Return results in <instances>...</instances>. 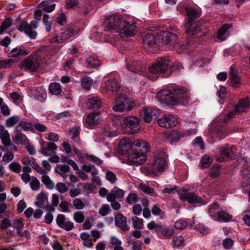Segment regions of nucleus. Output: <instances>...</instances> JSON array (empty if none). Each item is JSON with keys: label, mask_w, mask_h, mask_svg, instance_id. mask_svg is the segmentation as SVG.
Wrapping results in <instances>:
<instances>
[{"label": "nucleus", "mask_w": 250, "mask_h": 250, "mask_svg": "<svg viewBox=\"0 0 250 250\" xmlns=\"http://www.w3.org/2000/svg\"><path fill=\"white\" fill-rule=\"evenodd\" d=\"M157 97L161 103L174 104L177 103L173 92L167 89H164L158 92Z\"/></svg>", "instance_id": "4468645a"}, {"label": "nucleus", "mask_w": 250, "mask_h": 250, "mask_svg": "<svg viewBox=\"0 0 250 250\" xmlns=\"http://www.w3.org/2000/svg\"><path fill=\"white\" fill-rule=\"evenodd\" d=\"M149 144L142 140L133 142L132 149L128 154V159L137 164H142L146 161V153L149 151Z\"/></svg>", "instance_id": "f03ea898"}, {"label": "nucleus", "mask_w": 250, "mask_h": 250, "mask_svg": "<svg viewBox=\"0 0 250 250\" xmlns=\"http://www.w3.org/2000/svg\"><path fill=\"white\" fill-rule=\"evenodd\" d=\"M167 166V161L161 159H154V162L148 169L151 173L163 171Z\"/></svg>", "instance_id": "a211bd4d"}, {"label": "nucleus", "mask_w": 250, "mask_h": 250, "mask_svg": "<svg viewBox=\"0 0 250 250\" xmlns=\"http://www.w3.org/2000/svg\"><path fill=\"white\" fill-rule=\"evenodd\" d=\"M177 188L178 187L176 186H169L168 187L164 188L163 190L162 193L164 195L174 194L177 191Z\"/></svg>", "instance_id": "69168bd1"}, {"label": "nucleus", "mask_w": 250, "mask_h": 250, "mask_svg": "<svg viewBox=\"0 0 250 250\" xmlns=\"http://www.w3.org/2000/svg\"><path fill=\"white\" fill-rule=\"evenodd\" d=\"M232 216L225 211L220 210L218 212V216L216 219L219 221L229 222L232 219Z\"/></svg>", "instance_id": "c03bdc74"}, {"label": "nucleus", "mask_w": 250, "mask_h": 250, "mask_svg": "<svg viewBox=\"0 0 250 250\" xmlns=\"http://www.w3.org/2000/svg\"><path fill=\"white\" fill-rule=\"evenodd\" d=\"M110 244L114 246V250H124V248L122 246V242L121 240L115 236L110 237Z\"/></svg>", "instance_id": "a19ab883"}, {"label": "nucleus", "mask_w": 250, "mask_h": 250, "mask_svg": "<svg viewBox=\"0 0 250 250\" xmlns=\"http://www.w3.org/2000/svg\"><path fill=\"white\" fill-rule=\"evenodd\" d=\"M18 116H13L8 118L5 122V125L7 127H11L15 125L19 121Z\"/></svg>", "instance_id": "864d4df0"}, {"label": "nucleus", "mask_w": 250, "mask_h": 250, "mask_svg": "<svg viewBox=\"0 0 250 250\" xmlns=\"http://www.w3.org/2000/svg\"><path fill=\"white\" fill-rule=\"evenodd\" d=\"M0 135L2 144L5 146H9L11 143L10 135L8 131L5 130L4 127L3 131L1 132Z\"/></svg>", "instance_id": "a18cd8bd"}, {"label": "nucleus", "mask_w": 250, "mask_h": 250, "mask_svg": "<svg viewBox=\"0 0 250 250\" xmlns=\"http://www.w3.org/2000/svg\"><path fill=\"white\" fill-rule=\"evenodd\" d=\"M41 153L45 156L55 154L58 147L53 142H42L40 143Z\"/></svg>", "instance_id": "f3484780"}, {"label": "nucleus", "mask_w": 250, "mask_h": 250, "mask_svg": "<svg viewBox=\"0 0 250 250\" xmlns=\"http://www.w3.org/2000/svg\"><path fill=\"white\" fill-rule=\"evenodd\" d=\"M179 196L181 200L187 201L189 203H199L201 205H206L208 203V202H204L200 197L194 192H188L185 189L182 190Z\"/></svg>", "instance_id": "ddd939ff"}, {"label": "nucleus", "mask_w": 250, "mask_h": 250, "mask_svg": "<svg viewBox=\"0 0 250 250\" xmlns=\"http://www.w3.org/2000/svg\"><path fill=\"white\" fill-rule=\"evenodd\" d=\"M124 20L119 14H113L108 17L104 21L105 30L118 32Z\"/></svg>", "instance_id": "6e6552de"}, {"label": "nucleus", "mask_w": 250, "mask_h": 250, "mask_svg": "<svg viewBox=\"0 0 250 250\" xmlns=\"http://www.w3.org/2000/svg\"><path fill=\"white\" fill-rule=\"evenodd\" d=\"M189 20L186 24V34L188 37V43H190L192 41H195L196 42L200 38L206 34V32L202 30L201 26L197 24L195 21L200 17V14L196 10L189 8L187 10Z\"/></svg>", "instance_id": "f257e3e1"}, {"label": "nucleus", "mask_w": 250, "mask_h": 250, "mask_svg": "<svg viewBox=\"0 0 250 250\" xmlns=\"http://www.w3.org/2000/svg\"><path fill=\"white\" fill-rule=\"evenodd\" d=\"M173 92L177 102L184 100L185 99L187 100L188 97V89L185 87L180 86L176 87L173 90Z\"/></svg>", "instance_id": "bb28decb"}, {"label": "nucleus", "mask_w": 250, "mask_h": 250, "mask_svg": "<svg viewBox=\"0 0 250 250\" xmlns=\"http://www.w3.org/2000/svg\"><path fill=\"white\" fill-rule=\"evenodd\" d=\"M100 112L95 111L89 114L86 118V122L90 125H94L100 123Z\"/></svg>", "instance_id": "7c9ffc66"}, {"label": "nucleus", "mask_w": 250, "mask_h": 250, "mask_svg": "<svg viewBox=\"0 0 250 250\" xmlns=\"http://www.w3.org/2000/svg\"><path fill=\"white\" fill-rule=\"evenodd\" d=\"M147 227L150 230H154L159 237L163 239H169L174 234V229L167 226H164L151 221L147 224Z\"/></svg>", "instance_id": "0eeeda50"}, {"label": "nucleus", "mask_w": 250, "mask_h": 250, "mask_svg": "<svg viewBox=\"0 0 250 250\" xmlns=\"http://www.w3.org/2000/svg\"><path fill=\"white\" fill-rule=\"evenodd\" d=\"M115 224L119 227L121 230L126 231H128L130 227L127 224L126 218L121 213H118L115 215Z\"/></svg>", "instance_id": "4be33fe9"}, {"label": "nucleus", "mask_w": 250, "mask_h": 250, "mask_svg": "<svg viewBox=\"0 0 250 250\" xmlns=\"http://www.w3.org/2000/svg\"><path fill=\"white\" fill-rule=\"evenodd\" d=\"M212 161L213 159L207 155L204 156L201 161L202 167L204 168L208 167L212 162Z\"/></svg>", "instance_id": "052dcab7"}, {"label": "nucleus", "mask_w": 250, "mask_h": 250, "mask_svg": "<svg viewBox=\"0 0 250 250\" xmlns=\"http://www.w3.org/2000/svg\"><path fill=\"white\" fill-rule=\"evenodd\" d=\"M86 105L89 109H99L102 106V101L97 96L90 97L87 99Z\"/></svg>", "instance_id": "cd10ccee"}, {"label": "nucleus", "mask_w": 250, "mask_h": 250, "mask_svg": "<svg viewBox=\"0 0 250 250\" xmlns=\"http://www.w3.org/2000/svg\"><path fill=\"white\" fill-rule=\"evenodd\" d=\"M188 219H180L175 222L174 228L177 229H183L188 225Z\"/></svg>", "instance_id": "603ef678"}, {"label": "nucleus", "mask_w": 250, "mask_h": 250, "mask_svg": "<svg viewBox=\"0 0 250 250\" xmlns=\"http://www.w3.org/2000/svg\"><path fill=\"white\" fill-rule=\"evenodd\" d=\"M56 223L60 228L66 231H70L74 228L73 222L67 221L65 216L62 214L58 215Z\"/></svg>", "instance_id": "aec40b11"}, {"label": "nucleus", "mask_w": 250, "mask_h": 250, "mask_svg": "<svg viewBox=\"0 0 250 250\" xmlns=\"http://www.w3.org/2000/svg\"><path fill=\"white\" fill-rule=\"evenodd\" d=\"M104 86L107 90L117 92L120 88V85L114 79H111L104 83Z\"/></svg>", "instance_id": "473e14b6"}, {"label": "nucleus", "mask_w": 250, "mask_h": 250, "mask_svg": "<svg viewBox=\"0 0 250 250\" xmlns=\"http://www.w3.org/2000/svg\"><path fill=\"white\" fill-rule=\"evenodd\" d=\"M159 113L157 108H144L143 109V118L145 121L149 123L151 121L153 117H156Z\"/></svg>", "instance_id": "393cba45"}, {"label": "nucleus", "mask_w": 250, "mask_h": 250, "mask_svg": "<svg viewBox=\"0 0 250 250\" xmlns=\"http://www.w3.org/2000/svg\"><path fill=\"white\" fill-rule=\"evenodd\" d=\"M39 6L44 11L49 13L55 9L56 5L55 4H50L49 1H43L40 4Z\"/></svg>", "instance_id": "49530a36"}, {"label": "nucleus", "mask_w": 250, "mask_h": 250, "mask_svg": "<svg viewBox=\"0 0 250 250\" xmlns=\"http://www.w3.org/2000/svg\"><path fill=\"white\" fill-rule=\"evenodd\" d=\"M93 84V80L89 77H84L81 79L82 87L87 90L90 89L91 85Z\"/></svg>", "instance_id": "8fccbe9b"}, {"label": "nucleus", "mask_w": 250, "mask_h": 250, "mask_svg": "<svg viewBox=\"0 0 250 250\" xmlns=\"http://www.w3.org/2000/svg\"><path fill=\"white\" fill-rule=\"evenodd\" d=\"M154 156V159H161L165 161H167V154L162 149L157 150Z\"/></svg>", "instance_id": "5fc2aeb1"}, {"label": "nucleus", "mask_w": 250, "mask_h": 250, "mask_svg": "<svg viewBox=\"0 0 250 250\" xmlns=\"http://www.w3.org/2000/svg\"><path fill=\"white\" fill-rule=\"evenodd\" d=\"M233 148H229L228 145L225 146L221 147L220 150V157L217 158L219 162H225L231 159L233 156Z\"/></svg>", "instance_id": "6ab92c4d"}, {"label": "nucleus", "mask_w": 250, "mask_h": 250, "mask_svg": "<svg viewBox=\"0 0 250 250\" xmlns=\"http://www.w3.org/2000/svg\"><path fill=\"white\" fill-rule=\"evenodd\" d=\"M250 107V101L248 98H242L239 100V102L235 106L234 111L230 112L226 115L223 119V122L226 123L227 121L233 117L236 113H240L246 112Z\"/></svg>", "instance_id": "9b49d317"}, {"label": "nucleus", "mask_w": 250, "mask_h": 250, "mask_svg": "<svg viewBox=\"0 0 250 250\" xmlns=\"http://www.w3.org/2000/svg\"><path fill=\"white\" fill-rule=\"evenodd\" d=\"M182 68V64L180 62L175 63L172 66L169 65V70L167 74H166L164 77H169L172 72L178 71Z\"/></svg>", "instance_id": "4d7b16f0"}, {"label": "nucleus", "mask_w": 250, "mask_h": 250, "mask_svg": "<svg viewBox=\"0 0 250 250\" xmlns=\"http://www.w3.org/2000/svg\"><path fill=\"white\" fill-rule=\"evenodd\" d=\"M14 139L17 144H22L25 142L26 137L24 134L21 133H17Z\"/></svg>", "instance_id": "774afa93"}, {"label": "nucleus", "mask_w": 250, "mask_h": 250, "mask_svg": "<svg viewBox=\"0 0 250 250\" xmlns=\"http://www.w3.org/2000/svg\"><path fill=\"white\" fill-rule=\"evenodd\" d=\"M30 185L33 190L36 191L40 188V182L36 177H32L30 183Z\"/></svg>", "instance_id": "680f3d73"}, {"label": "nucleus", "mask_w": 250, "mask_h": 250, "mask_svg": "<svg viewBox=\"0 0 250 250\" xmlns=\"http://www.w3.org/2000/svg\"><path fill=\"white\" fill-rule=\"evenodd\" d=\"M73 206L78 210L83 209L85 206L84 203L79 198H76L73 200Z\"/></svg>", "instance_id": "338daca9"}, {"label": "nucleus", "mask_w": 250, "mask_h": 250, "mask_svg": "<svg viewBox=\"0 0 250 250\" xmlns=\"http://www.w3.org/2000/svg\"><path fill=\"white\" fill-rule=\"evenodd\" d=\"M144 45L146 48H157L155 38L151 33H147L143 38Z\"/></svg>", "instance_id": "c85d7f7f"}, {"label": "nucleus", "mask_w": 250, "mask_h": 250, "mask_svg": "<svg viewBox=\"0 0 250 250\" xmlns=\"http://www.w3.org/2000/svg\"><path fill=\"white\" fill-rule=\"evenodd\" d=\"M74 34V30L69 28L62 32L60 35H56L51 39V42L62 43L72 36Z\"/></svg>", "instance_id": "412c9836"}, {"label": "nucleus", "mask_w": 250, "mask_h": 250, "mask_svg": "<svg viewBox=\"0 0 250 250\" xmlns=\"http://www.w3.org/2000/svg\"><path fill=\"white\" fill-rule=\"evenodd\" d=\"M144 70V68L141 62L134 61L126 65V68L123 71V72L129 76L131 75V77H132V75L142 72Z\"/></svg>", "instance_id": "2eb2a0df"}, {"label": "nucleus", "mask_w": 250, "mask_h": 250, "mask_svg": "<svg viewBox=\"0 0 250 250\" xmlns=\"http://www.w3.org/2000/svg\"><path fill=\"white\" fill-rule=\"evenodd\" d=\"M28 52L21 47H16L11 50L8 53V56L10 57H19L26 55Z\"/></svg>", "instance_id": "2f4dec72"}, {"label": "nucleus", "mask_w": 250, "mask_h": 250, "mask_svg": "<svg viewBox=\"0 0 250 250\" xmlns=\"http://www.w3.org/2000/svg\"><path fill=\"white\" fill-rule=\"evenodd\" d=\"M169 59L168 57L159 58L148 68L149 74H164L166 75L169 70Z\"/></svg>", "instance_id": "39448f33"}, {"label": "nucleus", "mask_w": 250, "mask_h": 250, "mask_svg": "<svg viewBox=\"0 0 250 250\" xmlns=\"http://www.w3.org/2000/svg\"><path fill=\"white\" fill-rule=\"evenodd\" d=\"M219 208V204L217 202H214L212 205L208 206V214L213 218H216L217 213L218 211H216Z\"/></svg>", "instance_id": "de8ad7c7"}, {"label": "nucleus", "mask_w": 250, "mask_h": 250, "mask_svg": "<svg viewBox=\"0 0 250 250\" xmlns=\"http://www.w3.org/2000/svg\"><path fill=\"white\" fill-rule=\"evenodd\" d=\"M13 59L0 60V69L10 67L14 62Z\"/></svg>", "instance_id": "0e129e2a"}, {"label": "nucleus", "mask_w": 250, "mask_h": 250, "mask_svg": "<svg viewBox=\"0 0 250 250\" xmlns=\"http://www.w3.org/2000/svg\"><path fill=\"white\" fill-rule=\"evenodd\" d=\"M80 127L74 126L70 129V132L71 134V139L76 144H78L80 141Z\"/></svg>", "instance_id": "58836bf2"}, {"label": "nucleus", "mask_w": 250, "mask_h": 250, "mask_svg": "<svg viewBox=\"0 0 250 250\" xmlns=\"http://www.w3.org/2000/svg\"><path fill=\"white\" fill-rule=\"evenodd\" d=\"M38 21L35 20L32 21L30 23L25 21H22L18 29L21 32H24L31 39H35L38 35L35 29L38 27Z\"/></svg>", "instance_id": "1a4fd4ad"}, {"label": "nucleus", "mask_w": 250, "mask_h": 250, "mask_svg": "<svg viewBox=\"0 0 250 250\" xmlns=\"http://www.w3.org/2000/svg\"><path fill=\"white\" fill-rule=\"evenodd\" d=\"M210 134L212 138L219 140L223 139L227 135L226 128L224 127L213 126L210 130Z\"/></svg>", "instance_id": "a878e982"}, {"label": "nucleus", "mask_w": 250, "mask_h": 250, "mask_svg": "<svg viewBox=\"0 0 250 250\" xmlns=\"http://www.w3.org/2000/svg\"><path fill=\"white\" fill-rule=\"evenodd\" d=\"M173 248H179L185 246V239L182 235L174 236L172 240Z\"/></svg>", "instance_id": "ea45409f"}, {"label": "nucleus", "mask_w": 250, "mask_h": 250, "mask_svg": "<svg viewBox=\"0 0 250 250\" xmlns=\"http://www.w3.org/2000/svg\"><path fill=\"white\" fill-rule=\"evenodd\" d=\"M49 91L53 95H58L62 90L60 83H52L49 86Z\"/></svg>", "instance_id": "79ce46f5"}, {"label": "nucleus", "mask_w": 250, "mask_h": 250, "mask_svg": "<svg viewBox=\"0 0 250 250\" xmlns=\"http://www.w3.org/2000/svg\"><path fill=\"white\" fill-rule=\"evenodd\" d=\"M9 169L16 173H19L21 170V167L18 162H13L9 165Z\"/></svg>", "instance_id": "13d9d810"}, {"label": "nucleus", "mask_w": 250, "mask_h": 250, "mask_svg": "<svg viewBox=\"0 0 250 250\" xmlns=\"http://www.w3.org/2000/svg\"><path fill=\"white\" fill-rule=\"evenodd\" d=\"M82 169L83 171L86 172L91 173V175L93 176H95L97 174V170L93 166L84 165L82 167Z\"/></svg>", "instance_id": "e2e57ef3"}, {"label": "nucleus", "mask_w": 250, "mask_h": 250, "mask_svg": "<svg viewBox=\"0 0 250 250\" xmlns=\"http://www.w3.org/2000/svg\"><path fill=\"white\" fill-rule=\"evenodd\" d=\"M188 37L187 36L186 44L179 43L177 42L178 37L177 35L171 32H166L164 33L162 35V43L168 48L176 46L178 49V53H181L187 49H192L193 47H197V42L195 41H192L190 43H188Z\"/></svg>", "instance_id": "7ed1b4c3"}, {"label": "nucleus", "mask_w": 250, "mask_h": 250, "mask_svg": "<svg viewBox=\"0 0 250 250\" xmlns=\"http://www.w3.org/2000/svg\"><path fill=\"white\" fill-rule=\"evenodd\" d=\"M232 26L231 23H225L217 31V38L221 41L226 40L225 34L227 30Z\"/></svg>", "instance_id": "c9c22d12"}, {"label": "nucleus", "mask_w": 250, "mask_h": 250, "mask_svg": "<svg viewBox=\"0 0 250 250\" xmlns=\"http://www.w3.org/2000/svg\"><path fill=\"white\" fill-rule=\"evenodd\" d=\"M133 142L129 138H124L120 140L119 146L123 151H127L129 149H132Z\"/></svg>", "instance_id": "4c0bfd02"}, {"label": "nucleus", "mask_w": 250, "mask_h": 250, "mask_svg": "<svg viewBox=\"0 0 250 250\" xmlns=\"http://www.w3.org/2000/svg\"><path fill=\"white\" fill-rule=\"evenodd\" d=\"M229 78L230 79L229 85L231 87L236 88L240 86L241 84L240 78L238 76L236 70L232 67H230Z\"/></svg>", "instance_id": "b1692460"}, {"label": "nucleus", "mask_w": 250, "mask_h": 250, "mask_svg": "<svg viewBox=\"0 0 250 250\" xmlns=\"http://www.w3.org/2000/svg\"><path fill=\"white\" fill-rule=\"evenodd\" d=\"M84 218V215L83 212L78 211L74 213L73 219L76 222L81 223L83 222Z\"/></svg>", "instance_id": "bf43d9fd"}, {"label": "nucleus", "mask_w": 250, "mask_h": 250, "mask_svg": "<svg viewBox=\"0 0 250 250\" xmlns=\"http://www.w3.org/2000/svg\"><path fill=\"white\" fill-rule=\"evenodd\" d=\"M118 33L123 37L133 36L136 33V23L133 21H127L124 20Z\"/></svg>", "instance_id": "f8f14e48"}, {"label": "nucleus", "mask_w": 250, "mask_h": 250, "mask_svg": "<svg viewBox=\"0 0 250 250\" xmlns=\"http://www.w3.org/2000/svg\"><path fill=\"white\" fill-rule=\"evenodd\" d=\"M178 123L176 116L171 114L165 115L158 120L159 125L165 128H170L176 126Z\"/></svg>", "instance_id": "dca6fc26"}, {"label": "nucleus", "mask_w": 250, "mask_h": 250, "mask_svg": "<svg viewBox=\"0 0 250 250\" xmlns=\"http://www.w3.org/2000/svg\"><path fill=\"white\" fill-rule=\"evenodd\" d=\"M133 221V226L135 229H142L144 226L143 220L142 218H139L137 217H133L132 218Z\"/></svg>", "instance_id": "6e6d98bb"}, {"label": "nucleus", "mask_w": 250, "mask_h": 250, "mask_svg": "<svg viewBox=\"0 0 250 250\" xmlns=\"http://www.w3.org/2000/svg\"><path fill=\"white\" fill-rule=\"evenodd\" d=\"M134 102L126 95L119 94L116 99V104L112 109L116 112H127L132 109Z\"/></svg>", "instance_id": "423d86ee"}, {"label": "nucleus", "mask_w": 250, "mask_h": 250, "mask_svg": "<svg viewBox=\"0 0 250 250\" xmlns=\"http://www.w3.org/2000/svg\"><path fill=\"white\" fill-rule=\"evenodd\" d=\"M125 194V191L120 188H114L107 194L106 198L110 199H117L118 201H121Z\"/></svg>", "instance_id": "c756f323"}, {"label": "nucleus", "mask_w": 250, "mask_h": 250, "mask_svg": "<svg viewBox=\"0 0 250 250\" xmlns=\"http://www.w3.org/2000/svg\"><path fill=\"white\" fill-rule=\"evenodd\" d=\"M61 145L65 152L67 154H70L72 152L77 155L81 154V151L78 148H77L75 146H70V145L67 142L64 141Z\"/></svg>", "instance_id": "72a5a7b5"}, {"label": "nucleus", "mask_w": 250, "mask_h": 250, "mask_svg": "<svg viewBox=\"0 0 250 250\" xmlns=\"http://www.w3.org/2000/svg\"><path fill=\"white\" fill-rule=\"evenodd\" d=\"M196 131L195 129H189L184 132H180L177 130H173L167 132L166 134L168 141L172 144L173 142H178L181 138L195 134Z\"/></svg>", "instance_id": "9d476101"}, {"label": "nucleus", "mask_w": 250, "mask_h": 250, "mask_svg": "<svg viewBox=\"0 0 250 250\" xmlns=\"http://www.w3.org/2000/svg\"><path fill=\"white\" fill-rule=\"evenodd\" d=\"M12 24V20L10 18H6L0 26V34H3L4 32Z\"/></svg>", "instance_id": "09e8293b"}, {"label": "nucleus", "mask_w": 250, "mask_h": 250, "mask_svg": "<svg viewBox=\"0 0 250 250\" xmlns=\"http://www.w3.org/2000/svg\"><path fill=\"white\" fill-rule=\"evenodd\" d=\"M42 55L40 50L33 52L30 56L24 59L19 64L20 68L28 72H34L40 67Z\"/></svg>", "instance_id": "20e7f679"}, {"label": "nucleus", "mask_w": 250, "mask_h": 250, "mask_svg": "<svg viewBox=\"0 0 250 250\" xmlns=\"http://www.w3.org/2000/svg\"><path fill=\"white\" fill-rule=\"evenodd\" d=\"M123 123L126 127L130 128L132 132H134L138 127L140 120L135 116H127L124 119Z\"/></svg>", "instance_id": "5701e85b"}, {"label": "nucleus", "mask_w": 250, "mask_h": 250, "mask_svg": "<svg viewBox=\"0 0 250 250\" xmlns=\"http://www.w3.org/2000/svg\"><path fill=\"white\" fill-rule=\"evenodd\" d=\"M101 64L100 61L96 56H90L86 60L85 65L88 67L96 68Z\"/></svg>", "instance_id": "e433bc0d"}, {"label": "nucleus", "mask_w": 250, "mask_h": 250, "mask_svg": "<svg viewBox=\"0 0 250 250\" xmlns=\"http://www.w3.org/2000/svg\"><path fill=\"white\" fill-rule=\"evenodd\" d=\"M37 201L36 204L40 208H44L48 204L47 196L44 193H40L37 196Z\"/></svg>", "instance_id": "f704fd0d"}, {"label": "nucleus", "mask_w": 250, "mask_h": 250, "mask_svg": "<svg viewBox=\"0 0 250 250\" xmlns=\"http://www.w3.org/2000/svg\"><path fill=\"white\" fill-rule=\"evenodd\" d=\"M42 182L45 185L47 188L52 189L54 187V183L47 175H43L42 178Z\"/></svg>", "instance_id": "3c124183"}, {"label": "nucleus", "mask_w": 250, "mask_h": 250, "mask_svg": "<svg viewBox=\"0 0 250 250\" xmlns=\"http://www.w3.org/2000/svg\"><path fill=\"white\" fill-rule=\"evenodd\" d=\"M139 188L144 193L149 194L152 196H155L157 193L155 192L153 188H150L148 185L144 183H141L139 185Z\"/></svg>", "instance_id": "37998d69"}]
</instances>
